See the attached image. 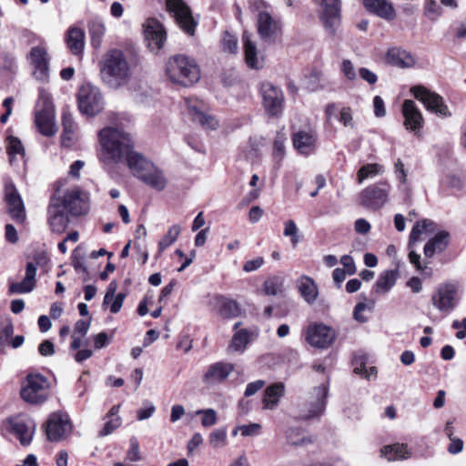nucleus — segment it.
I'll use <instances>...</instances> for the list:
<instances>
[{
	"instance_id": "60",
	"label": "nucleus",
	"mask_w": 466,
	"mask_h": 466,
	"mask_svg": "<svg viewBox=\"0 0 466 466\" xmlns=\"http://www.w3.org/2000/svg\"><path fill=\"white\" fill-rule=\"evenodd\" d=\"M125 298H126V294H124V293H118L116 296H114V299L108 304V305H110V312L111 313L116 314L120 311V309L123 306Z\"/></svg>"
},
{
	"instance_id": "40",
	"label": "nucleus",
	"mask_w": 466,
	"mask_h": 466,
	"mask_svg": "<svg viewBox=\"0 0 466 466\" xmlns=\"http://www.w3.org/2000/svg\"><path fill=\"white\" fill-rule=\"evenodd\" d=\"M119 409V405H115L110 409L109 412L107 413L109 420L105 423L104 428L99 432V436H107L121 425V418L117 415Z\"/></svg>"
},
{
	"instance_id": "10",
	"label": "nucleus",
	"mask_w": 466,
	"mask_h": 466,
	"mask_svg": "<svg viewBox=\"0 0 466 466\" xmlns=\"http://www.w3.org/2000/svg\"><path fill=\"white\" fill-rule=\"evenodd\" d=\"M60 205L70 215L82 216L89 210V196L79 187H74L66 190L63 198H60Z\"/></svg>"
},
{
	"instance_id": "47",
	"label": "nucleus",
	"mask_w": 466,
	"mask_h": 466,
	"mask_svg": "<svg viewBox=\"0 0 466 466\" xmlns=\"http://www.w3.org/2000/svg\"><path fill=\"white\" fill-rule=\"evenodd\" d=\"M283 280L279 277H272L264 282V291L267 295L275 296L281 292Z\"/></svg>"
},
{
	"instance_id": "64",
	"label": "nucleus",
	"mask_w": 466,
	"mask_h": 466,
	"mask_svg": "<svg viewBox=\"0 0 466 466\" xmlns=\"http://www.w3.org/2000/svg\"><path fill=\"white\" fill-rule=\"evenodd\" d=\"M394 167L398 180L400 183L405 184L407 182V173L403 162L400 159H398L394 164Z\"/></svg>"
},
{
	"instance_id": "22",
	"label": "nucleus",
	"mask_w": 466,
	"mask_h": 466,
	"mask_svg": "<svg viewBox=\"0 0 466 466\" xmlns=\"http://www.w3.org/2000/svg\"><path fill=\"white\" fill-rule=\"evenodd\" d=\"M60 205V198H52L48 206V223L52 231L56 233H62L67 228L69 223L66 213Z\"/></svg>"
},
{
	"instance_id": "59",
	"label": "nucleus",
	"mask_w": 466,
	"mask_h": 466,
	"mask_svg": "<svg viewBox=\"0 0 466 466\" xmlns=\"http://www.w3.org/2000/svg\"><path fill=\"white\" fill-rule=\"evenodd\" d=\"M14 333V327L11 322L0 329V351H3L4 343L7 341Z\"/></svg>"
},
{
	"instance_id": "24",
	"label": "nucleus",
	"mask_w": 466,
	"mask_h": 466,
	"mask_svg": "<svg viewBox=\"0 0 466 466\" xmlns=\"http://www.w3.org/2000/svg\"><path fill=\"white\" fill-rule=\"evenodd\" d=\"M402 114L406 129L417 132L422 128L423 117L414 101L407 99L403 102Z\"/></svg>"
},
{
	"instance_id": "52",
	"label": "nucleus",
	"mask_w": 466,
	"mask_h": 466,
	"mask_svg": "<svg viewBox=\"0 0 466 466\" xmlns=\"http://www.w3.org/2000/svg\"><path fill=\"white\" fill-rule=\"evenodd\" d=\"M222 46L225 52L235 54L238 48L236 36L225 33L222 39Z\"/></svg>"
},
{
	"instance_id": "6",
	"label": "nucleus",
	"mask_w": 466,
	"mask_h": 466,
	"mask_svg": "<svg viewBox=\"0 0 466 466\" xmlns=\"http://www.w3.org/2000/svg\"><path fill=\"white\" fill-rule=\"evenodd\" d=\"M460 284L456 280L439 284L431 296V303L439 311L449 313L453 310L459 300Z\"/></svg>"
},
{
	"instance_id": "34",
	"label": "nucleus",
	"mask_w": 466,
	"mask_h": 466,
	"mask_svg": "<svg viewBox=\"0 0 466 466\" xmlns=\"http://www.w3.org/2000/svg\"><path fill=\"white\" fill-rule=\"evenodd\" d=\"M398 275V270L396 269L383 271L374 285L375 293L378 295L388 293L395 285Z\"/></svg>"
},
{
	"instance_id": "50",
	"label": "nucleus",
	"mask_w": 466,
	"mask_h": 466,
	"mask_svg": "<svg viewBox=\"0 0 466 466\" xmlns=\"http://www.w3.org/2000/svg\"><path fill=\"white\" fill-rule=\"evenodd\" d=\"M240 309L238 303L232 299L226 300L222 303L220 313L225 318H233L239 314Z\"/></svg>"
},
{
	"instance_id": "16",
	"label": "nucleus",
	"mask_w": 466,
	"mask_h": 466,
	"mask_svg": "<svg viewBox=\"0 0 466 466\" xmlns=\"http://www.w3.org/2000/svg\"><path fill=\"white\" fill-rule=\"evenodd\" d=\"M416 99L421 101L428 110L435 112L442 116H451L447 106L444 104L441 96L436 93L431 92L421 86H413L410 89Z\"/></svg>"
},
{
	"instance_id": "21",
	"label": "nucleus",
	"mask_w": 466,
	"mask_h": 466,
	"mask_svg": "<svg viewBox=\"0 0 466 466\" xmlns=\"http://www.w3.org/2000/svg\"><path fill=\"white\" fill-rule=\"evenodd\" d=\"M31 65L34 66V76L36 79L45 81L49 75V56L44 46H34L29 54Z\"/></svg>"
},
{
	"instance_id": "38",
	"label": "nucleus",
	"mask_w": 466,
	"mask_h": 466,
	"mask_svg": "<svg viewBox=\"0 0 466 466\" xmlns=\"http://www.w3.org/2000/svg\"><path fill=\"white\" fill-rule=\"evenodd\" d=\"M435 231V223L431 219H422L418 221L412 228L409 247L411 248V246L419 241L420 238L423 234H431Z\"/></svg>"
},
{
	"instance_id": "63",
	"label": "nucleus",
	"mask_w": 466,
	"mask_h": 466,
	"mask_svg": "<svg viewBox=\"0 0 466 466\" xmlns=\"http://www.w3.org/2000/svg\"><path fill=\"white\" fill-rule=\"evenodd\" d=\"M264 264V259L261 257H258L254 259H250L245 262L243 270L245 272H251L258 269Z\"/></svg>"
},
{
	"instance_id": "20",
	"label": "nucleus",
	"mask_w": 466,
	"mask_h": 466,
	"mask_svg": "<svg viewBox=\"0 0 466 466\" xmlns=\"http://www.w3.org/2000/svg\"><path fill=\"white\" fill-rule=\"evenodd\" d=\"M144 27L149 48L154 52L159 51L167 37L163 25L155 18H148L144 24Z\"/></svg>"
},
{
	"instance_id": "39",
	"label": "nucleus",
	"mask_w": 466,
	"mask_h": 466,
	"mask_svg": "<svg viewBox=\"0 0 466 466\" xmlns=\"http://www.w3.org/2000/svg\"><path fill=\"white\" fill-rule=\"evenodd\" d=\"M381 454L390 461L404 460L410 457V452L409 451L407 445L399 443L385 446L381 450Z\"/></svg>"
},
{
	"instance_id": "42",
	"label": "nucleus",
	"mask_w": 466,
	"mask_h": 466,
	"mask_svg": "<svg viewBox=\"0 0 466 466\" xmlns=\"http://www.w3.org/2000/svg\"><path fill=\"white\" fill-rule=\"evenodd\" d=\"M249 342V333L247 329L237 331L228 346V350L242 352Z\"/></svg>"
},
{
	"instance_id": "48",
	"label": "nucleus",
	"mask_w": 466,
	"mask_h": 466,
	"mask_svg": "<svg viewBox=\"0 0 466 466\" xmlns=\"http://www.w3.org/2000/svg\"><path fill=\"white\" fill-rule=\"evenodd\" d=\"M283 235L290 238L291 244L296 246L299 242V228L296 223L289 219L284 223Z\"/></svg>"
},
{
	"instance_id": "11",
	"label": "nucleus",
	"mask_w": 466,
	"mask_h": 466,
	"mask_svg": "<svg viewBox=\"0 0 466 466\" xmlns=\"http://www.w3.org/2000/svg\"><path fill=\"white\" fill-rule=\"evenodd\" d=\"M260 94L267 114L271 116H277L281 114L284 94L279 86L273 85L269 81H265L260 86Z\"/></svg>"
},
{
	"instance_id": "44",
	"label": "nucleus",
	"mask_w": 466,
	"mask_h": 466,
	"mask_svg": "<svg viewBox=\"0 0 466 466\" xmlns=\"http://www.w3.org/2000/svg\"><path fill=\"white\" fill-rule=\"evenodd\" d=\"M105 31V25L101 22L93 21L89 24L91 43L95 48L100 47Z\"/></svg>"
},
{
	"instance_id": "45",
	"label": "nucleus",
	"mask_w": 466,
	"mask_h": 466,
	"mask_svg": "<svg viewBox=\"0 0 466 466\" xmlns=\"http://www.w3.org/2000/svg\"><path fill=\"white\" fill-rule=\"evenodd\" d=\"M6 150L10 157V161L13 162L15 156L23 157L25 155L24 146L20 139L14 136H9L7 138Z\"/></svg>"
},
{
	"instance_id": "25",
	"label": "nucleus",
	"mask_w": 466,
	"mask_h": 466,
	"mask_svg": "<svg viewBox=\"0 0 466 466\" xmlns=\"http://www.w3.org/2000/svg\"><path fill=\"white\" fill-rule=\"evenodd\" d=\"M280 23L267 11L258 15V32L262 40H270L280 30Z\"/></svg>"
},
{
	"instance_id": "12",
	"label": "nucleus",
	"mask_w": 466,
	"mask_h": 466,
	"mask_svg": "<svg viewBox=\"0 0 466 466\" xmlns=\"http://www.w3.org/2000/svg\"><path fill=\"white\" fill-rule=\"evenodd\" d=\"M319 6V17L326 31L334 35L340 24V0H315Z\"/></svg>"
},
{
	"instance_id": "7",
	"label": "nucleus",
	"mask_w": 466,
	"mask_h": 466,
	"mask_svg": "<svg viewBox=\"0 0 466 466\" xmlns=\"http://www.w3.org/2000/svg\"><path fill=\"white\" fill-rule=\"evenodd\" d=\"M391 186L388 181H380L364 188L359 196L361 206L371 209H380L389 199Z\"/></svg>"
},
{
	"instance_id": "62",
	"label": "nucleus",
	"mask_w": 466,
	"mask_h": 466,
	"mask_svg": "<svg viewBox=\"0 0 466 466\" xmlns=\"http://www.w3.org/2000/svg\"><path fill=\"white\" fill-rule=\"evenodd\" d=\"M264 386H265V381L262 380H258L256 381L250 382L247 385L244 395L246 397H250V396L256 394Z\"/></svg>"
},
{
	"instance_id": "1",
	"label": "nucleus",
	"mask_w": 466,
	"mask_h": 466,
	"mask_svg": "<svg viewBox=\"0 0 466 466\" xmlns=\"http://www.w3.org/2000/svg\"><path fill=\"white\" fill-rule=\"evenodd\" d=\"M101 147L99 158L105 164H117L131 151L130 135L121 129L106 127L98 133Z\"/></svg>"
},
{
	"instance_id": "3",
	"label": "nucleus",
	"mask_w": 466,
	"mask_h": 466,
	"mask_svg": "<svg viewBox=\"0 0 466 466\" xmlns=\"http://www.w3.org/2000/svg\"><path fill=\"white\" fill-rule=\"evenodd\" d=\"M127 163L133 175L152 188L162 191L167 186L163 172L142 155L130 151L127 155Z\"/></svg>"
},
{
	"instance_id": "46",
	"label": "nucleus",
	"mask_w": 466,
	"mask_h": 466,
	"mask_svg": "<svg viewBox=\"0 0 466 466\" xmlns=\"http://www.w3.org/2000/svg\"><path fill=\"white\" fill-rule=\"evenodd\" d=\"M442 8L435 0H425L424 15L431 21L438 20L442 15Z\"/></svg>"
},
{
	"instance_id": "18",
	"label": "nucleus",
	"mask_w": 466,
	"mask_h": 466,
	"mask_svg": "<svg viewBox=\"0 0 466 466\" xmlns=\"http://www.w3.org/2000/svg\"><path fill=\"white\" fill-rule=\"evenodd\" d=\"M185 104L194 122L198 123L205 129L215 130L218 128V121L214 116L205 111L206 105L203 101L195 98H186Z\"/></svg>"
},
{
	"instance_id": "56",
	"label": "nucleus",
	"mask_w": 466,
	"mask_h": 466,
	"mask_svg": "<svg viewBox=\"0 0 466 466\" xmlns=\"http://www.w3.org/2000/svg\"><path fill=\"white\" fill-rule=\"evenodd\" d=\"M300 431L297 429H291L288 434V441L291 445H303L307 442H310V440H307L304 437L299 438Z\"/></svg>"
},
{
	"instance_id": "54",
	"label": "nucleus",
	"mask_w": 466,
	"mask_h": 466,
	"mask_svg": "<svg viewBox=\"0 0 466 466\" xmlns=\"http://www.w3.org/2000/svg\"><path fill=\"white\" fill-rule=\"evenodd\" d=\"M340 68H341V72L343 73V75L345 76V77L348 80L353 81L357 78L355 67L350 59H344L341 62Z\"/></svg>"
},
{
	"instance_id": "32",
	"label": "nucleus",
	"mask_w": 466,
	"mask_h": 466,
	"mask_svg": "<svg viewBox=\"0 0 466 466\" xmlns=\"http://www.w3.org/2000/svg\"><path fill=\"white\" fill-rule=\"evenodd\" d=\"M285 394V386L282 382L273 383L265 390L264 398L262 400L263 409L273 410L275 409L279 400Z\"/></svg>"
},
{
	"instance_id": "53",
	"label": "nucleus",
	"mask_w": 466,
	"mask_h": 466,
	"mask_svg": "<svg viewBox=\"0 0 466 466\" xmlns=\"http://www.w3.org/2000/svg\"><path fill=\"white\" fill-rule=\"evenodd\" d=\"M339 120L343 124L344 127L354 128L355 124L353 121L352 110L350 106H344L339 112Z\"/></svg>"
},
{
	"instance_id": "30",
	"label": "nucleus",
	"mask_w": 466,
	"mask_h": 466,
	"mask_svg": "<svg viewBox=\"0 0 466 466\" xmlns=\"http://www.w3.org/2000/svg\"><path fill=\"white\" fill-rule=\"evenodd\" d=\"M244 46L245 61L248 67L259 69L263 66V59L258 56L256 44L251 40V34L244 32L242 35Z\"/></svg>"
},
{
	"instance_id": "5",
	"label": "nucleus",
	"mask_w": 466,
	"mask_h": 466,
	"mask_svg": "<svg viewBox=\"0 0 466 466\" xmlns=\"http://www.w3.org/2000/svg\"><path fill=\"white\" fill-rule=\"evenodd\" d=\"M50 383L46 377L40 373H29L21 384L20 397L32 405H39L49 398Z\"/></svg>"
},
{
	"instance_id": "31",
	"label": "nucleus",
	"mask_w": 466,
	"mask_h": 466,
	"mask_svg": "<svg viewBox=\"0 0 466 466\" xmlns=\"http://www.w3.org/2000/svg\"><path fill=\"white\" fill-rule=\"evenodd\" d=\"M297 287L300 296L306 302L312 304L316 301L319 295V289L313 279L306 275L300 276L297 279Z\"/></svg>"
},
{
	"instance_id": "33",
	"label": "nucleus",
	"mask_w": 466,
	"mask_h": 466,
	"mask_svg": "<svg viewBox=\"0 0 466 466\" xmlns=\"http://www.w3.org/2000/svg\"><path fill=\"white\" fill-rule=\"evenodd\" d=\"M386 59L389 64L399 67H410L414 64L412 56L398 47L390 48L387 52Z\"/></svg>"
},
{
	"instance_id": "15",
	"label": "nucleus",
	"mask_w": 466,
	"mask_h": 466,
	"mask_svg": "<svg viewBox=\"0 0 466 466\" xmlns=\"http://www.w3.org/2000/svg\"><path fill=\"white\" fill-rule=\"evenodd\" d=\"M327 393L328 390L324 385L314 388L310 400L300 406L299 417L301 420L319 418L325 409Z\"/></svg>"
},
{
	"instance_id": "36",
	"label": "nucleus",
	"mask_w": 466,
	"mask_h": 466,
	"mask_svg": "<svg viewBox=\"0 0 466 466\" xmlns=\"http://www.w3.org/2000/svg\"><path fill=\"white\" fill-rule=\"evenodd\" d=\"M63 133L61 136L62 145L70 147L75 141L76 124L70 112L64 110L62 114Z\"/></svg>"
},
{
	"instance_id": "41",
	"label": "nucleus",
	"mask_w": 466,
	"mask_h": 466,
	"mask_svg": "<svg viewBox=\"0 0 466 466\" xmlns=\"http://www.w3.org/2000/svg\"><path fill=\"white\" fill-rule=\"evenodd\" d=\"M385 167L378 163H369L362 166L357 173V180L361 184L365 179L373 178L378 175L383 174Z\"/></svg>"
},
{
	"instance_id": "17",
	"label": "nucleus",
	"mask_w": 466,
	"mask_h": 466,
	"mask_svg": "<svg viewBox=\"0 0 466 466\" xmlns=\"http://www.w3.org/2000/svg\"><path fill=\"white\" fill-rule=\"evenodd\" d=\"M36 424L27 416H17L8 420V431L13 433L24 446L29 445L35 434Z\"/></svg>"
},
{
	"instance_id": "29",
	"label": "nucleus",
	"mask_w": 466,
	"mask_h": 466,
	"mask_svg": "<svg viewBox=\"0 0 466 466\" xmlns=\"http://www.w3.org/2000/svg\"><path fill=\"white\" fill-rule=\"evenodd\" d=\"M294 147L302 155H309L315 149L317 136L313 131H299L293 135Z\"/></svg>"
},
{
	"instance_id": "13",
	"label": "nucleus",
	"mask_w": 466,
	"mask_h": 466,
	"mask_svg": "<svg viewBox=\"0 0 466 466\" xmlns=\"http://www.w3.org/2000/svg\"><path fill=\"white\" fill-rule=\"evenodd\" d=\"M45 431L49 441H61L72 431L69 416L63 412H53L45 424Z\"/></svg>"
},
{
	"instance_id": "35",
	"label": "nucleus",
	"mask_w": 466,
	"mask_h": 466,
	"mask_svg": "<svg viewBox=\"0 0 466 466\" xmlns=\"http://www.w3.org/2000/svg\"><path fill=\"white\" fill-rule=\"evenodd\" d=\"M449 233L446 231H441L431 238L424 247V255L428 258H431L436 252H442L449 243Z\"/></svg>"
},
{
	"instance_id": "9",
	"label": "nucleus",
	"mask_w": 466,
	"mask_h": 466,
	"mask_svg": "<svg viewBox=\"0 0 466 466\" xmlns=\"http://www.w3.org/2000/svg\"><path fill=\"white\" fill-rule=\"evenodd\" d=\"M4 202L5 210L12 219L23 224L26 219L24 201L15 184L10 180L5 183Z\"/></svg>"
},
{
	"instance_id": "57",
	"label": "nucleus",
	"mask_w": 466,
	"mask_h": 466,
	"mask_svg": "<svg viewBox=\"0 0 466 466\" xmlns=\"http://www.w3.org/2000/svg\"><path fill=\"white\" fill-rule=\"evenodd\" d=\"M90 324H91V318H89V319H87V320H84V319L77 320L74 326V333L73 334L79 335L80 337L85 336L90 328Z\"/></svg>"
},
{
	"instance_id": "37",
	"label": "nucleus",
	"mask_w": 466,
	"mask_h": 466,
	"mask_svg": "<svg viewBox=\"0 0 466 466\" xmlns=\"http://www.w3.org/2000/svg\"><path fill=\"white\" fill-rule=\"evenodd\" d=\"M66 45L74 55L81 54L85 46L84 31L78 27H70L67 31Z\"/></svg>"
},
{
	"instance_id": "8",
	"label": "nucleus",
	"mask_w": 466,
	"mask_h": 466,
	"mask_svg": "<svg viewBox=\"0 0 466 466\" xmlns=\"http://www.w3.org/2000/svg\"><path fill=\"white\" fill-rule=\"evenodd\" d=\"M78 108L84 115L94 116L104 107V100L100 90L90 84L81 86L77 96Z\"/></svg>"
},
{
	"instance_id": "55",
	"label": "nucleus",
	"mask_w": 466,
	"mask_h": 466,
	"mask_svg": "<svg viewBox=\"0 0 466 466\" xmlns=\"http://www.w3.org/2000/svg\"><path fill=\"white\" fill-rule=\"evenodd\" d=\"M127 459L130 461H138L141 460L139 445L135 438L130 440V447L127 453Z\"/></svg>"
},
{
	"instance_id": "4",
	"label": "nucleus",
	"mask_w": 466,
	"mask_h": 466,
	"mask_svg": "<svg viewBox=\"0 0 466 466\" xmlns=\"http://www.w3.org/2000/svg\"><path fill=\"white\" fill-rule=\"evenodd\" d=\"M166 71L174 84L183 86H192L200 78V71L195 60L184 55L169 58Z\"/></svg>"
},
{
	"instance_id": "61",
	"label": "nucleus",
	"mask_w": 466,
	"mask_h": 466,
	"mask_svg": "<svg viewBox=\"0 0 466 466\" xmlns=\"http://www.w3.org/2000/svg\"><path fill=\"white\" fill-rule=\"evenodd\" d=\"M340 263L343 265V269L348 273V275H353L356 273L357 268L352 257L349 255L342 256Z\"/></svg>"
},
{
	"instance_id": "28",
	"label": "nucleus",
	"mask_w": 466,
	"mask_h": 466,
	"mask_svg": "<svg viewBox=\"0 0 466 466\" xmlns=\"http://www.w3.org/2000/svg\"><path fill=\"white\" fill-rule=\"evenodd\" d=\"M363 5L368 11L387 21L396 17L395 9L388 0H363Z\"/></svg>"
},
{
	"instance_id": "23",
	"label": "nucleus",
	"mask_w": 466,
	"mask_h": 466,
	"mask_svg": "<svg viewBox=\"0 0 466 466\" xmlns=\"http://www.w3.org/2000/svg\"><path fill=\"white\" fill-rule=\"evenodd\" d=\"M234 369L230 362L218 361L211 364L203 376V382L208 385L220 384L228 378Z\"/></svg>"
},
{
	"instance_id": "19",
	"label": "nucleus",
	"mask_w": 466,
	"mask_h": 466,
	"mask_svg": "<svg viewBox=\"0 0 466 466\" xmlns=\"http://www.w3.org/2000/svg\"><path fill=\"white\" fill-rule=\"evenodd\" d=\"M334 338V331L324 324H312L307 329L306 339L313 347L327 348Z\"/></svg>"
},
{
	"instance_id": "14",
	"label": "nucleus",
	"mask_w": 466,
	"mask_h": 466,
	"mask_svg": "<svg viewBox=\"0 0 466 466\" xmlns=\"http://www.w3.org/2000/svg\"><path fill=\"white\" fill-rule=\"evenodd\" d=\"M167 10L173 15L177 23L187 34L193 35L195 34V22L189 7L183 0H167Z\"/></svg>"
},
{
	"instance_id": "43",
	"label": "nucleus",
	"mask_w": 466,
	"mask_h": 466,
	"mask_svg": "<svg viewBox=\"0 0 466 466\" xmlns=\"http://www.w3.org/2000/svg\"><path fill=\"white\" fill-rule=\"evenodd\" d=\"M181 232V227L177 224L172 225L165 236L158 242V252L162 253L166 248L176 242Z\"/></svg>"
},
{
	"instance_id": "27",
	"label": "nucleus",
	"mask_w": 466,
	"mask_h": 466,
	"mask_svg": "<svg viewBox=\"0 0 466 466\" xmlns=\"http://www.w3.org/2000/svg\"><path fill=\"white\" fill-rule=\"evenodd\" d=\"M37 268L33 262H28L25 268V276L20 282H14L9 287L12 294H24L31 292L35 286Z\"/></svg>"
},
{
	"instance_id": "26",
	"label": "nucleus",
	"mask_w": 466,
	"mask_h": 466,
	"mask_svg": "<svg viewBox=\"0 0 466 466\" xmlns=\"http://www.w3.org/2000/svg\"><path fill=\"white\" fill-rule=\"evenodd\" d=\"M55 116L49 102H46L44 108L35 115V124L41 134L52 137L56 134V128L54 121Z\"/></svg>"
},
{
	"instance_id": "2",
	"label": "nucleus",
	"mask_w": 466,
	"mask_h": 466,
	"mask_svg": "<svg viewBox=\"0 0 466 466\" xmlns=\"http://www.w3.org/2000/svg\"><path fill=\"white\" fill-rule=\"evenodd\" d=\"M102 81L110 88L118 89L131 78V68L125 54L118 49L108 51L100 63Z\"/></svg>"
},
{
	"instance_id": "49",
	"label": "nucleus",
	"mask_w": 466,
	"mask_h": 466,
	"mask_svg": "<svg viewBox=\"0 0 466 466\" xmlns=\"http://www.w3.org/2000/svg\"><path fill=\"white\" fill-rule=\"evenodd\" d=\"M196 415H202L201 424L203 427H211L217 423V411L213 409L198 410Z\"/></svg>"
},
{
	"instance_id": "51",
	"label": "nucleus",
	"mask_w": 466,
	"mask_h": 466,
	"mask_svg": "<svg viewBox=\"0 0 466 466\" xmlns=\"http://www.w3.org/2000/svg\"><path fill=\"white\" fill-rule=\"evenodd\" d=\"M227 431L224 429H217L209 435V444L213 448L223 447L226 443Z\"/></svg>"
},
{
	"instance_id": "58",
	"label": "nucleus",
	"mask_w": 466,
	"mask_h": 466,
	"mask_svg": "<svg viewBox=\"0 0 466 466\" xmlns=\"http://www.w3.org/2000/svg\"><path fill=\"white\" fill-rule=\"evenodd\" d=\"M242 436H256L260 434L261 425L258 423H251L239 427Z\"/></svg>"
}]
</instances>
